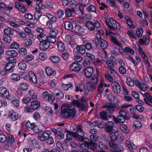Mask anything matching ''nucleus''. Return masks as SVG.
Returning a JSON list of instances; mask_svg holds the SVG:
<instances>
[{
  "mask_svg": "<svg viewBox=\"0 0 152 152\" xmlns=\"http://www.w3.org/2000/svg\"><path fill=\"white\" fill-rule=\"evenodd\" d=\"M75 107L68 104H63L61 107V112L60 116L61 118H68L72 119L75 115L76 111Z\"/></svg>",
  "mask_w": 152,
  "mask_h": 152,
  "instance_id": "1",
  "label": "nucleus"
},
{
  "mask_svg": "<svg viewBox=\"0 0 152 152\" xmlns=\"http://www.w3.org/2000/svg\"><path fill=\"white\" fill-rule=\"evenodd\" d=\"M105 21L110 30L119 29L120 28L119 23L117 21L114 20L112 18H110L109 19L110 24L109 22L107 21V19H106Z\"/></svg>",
  "mask_w": 152,
  "mask_h": 152,
  "instance_id": "2",
  "label": "nucleus"
},
{
  "mask_svg": "<svg viewBox=\"0 0 152 152\" xmlns=\"http://www.w3.org/2000/svg\"><path fill=\"white\" fill-rule=\"evenodd\" d=\"M90 146L94 148H96L97 147L98 144L96 143L93 142L92 140H90L88 142H84L83 144H81L80 145V147L81 148H85L86 149H88L89 148H90L91 149L94 151V148H91Z\"/></svg>",
  "mask_w": 152,
  "mask_h": 152,
  "instance_id": "3",
  "label": "nucleus"
},
{
  "mask_svg": "<svg viewBox=\"0 0 152 152\" xmlns=\"http://www.w3.org/2000/svg\"><path fill=\"white\" fill-rule=\"evenodd\" d=\"M51 132L50 131H44L42 133L39 134L38 135L37 138L40 141L44 142L47 140Z\"/></svg>",
  "mask_w": 152,
  "mask_h": 152,
  "instance_id": "4",
  "label": "nucleus"
},
{
  "mask_svg": "<svg viewBox=\"0 0 152 152\" xmlns=\"http://www.w3.org/2000/svg\"><path fill=\"white\" fill-rule=\"evenodd\" d=\"M86 25L88 28L91 31L94 30L95 28H99L101 27V25L97 21H95L94 23H92L90 21H87L86 23Z\"/></svg>",
  "mask_w": 152,
  "mask_h": 152,
  "instance_id": "5",
  "label": "nucleus"
},
{
  "mask_svg": "<svg viewBox=\"0 0 152 152\" xmlns=\"http://www.w3.org/2000/svg\"><path fill=\"white\" fill-rule=\"evenodd\" d=\"M110 137L111 139L118 142H122L124 139V136L121 133L116 135L113 132H111L110 133Z\"/></svg>",
  "mask_w": 152,
  "mask_h": 152,
  "instance_id": "6",
  "label": "nucleus"
},
{
  "mask_svg": "<svg viewBox=\"0 0 152 152\" xmlns=\"http://www.w3.org/2000/svg\"><path fill=\"white\" fill-rule=\"evenodd\" d=\"M114 72L116 73V71L113 69H111L107 71V74L104 75L105 77L109 81L111 82L113 81V79L115 77L114 74L113 72Z\"/></svg>",
  "mask_w": 152,
  "mask_h": 152,
  "instance_id": "7",
  "label": "nucleus"
},
{
  "mask_svg": "<svg viewBox=\"0 0 152 152\" xmlns=\"http://www.w3.org/2000/svg\"><path fill=\"white\" fill-rule=\"evenodd\" d=\"M73 104L76 105L78 107H80L82 111H86L87 108V103H81L77 100H74L72 101Z\"/></svg>",
  "mask_w": 152,
  "mask_h": 152,
  "instance_id": "8",
  "label": "nucleus"
},
{
  "mask_svg": "<svg viewBox=\"0 0 152 152\" xmlns=\"http://www.w3.org/2000/svg\"><path fill=\"white\" fill-rule=\"evenodd\" d=\"M7 142L6 144L3 146L4 149L8 148L10 146H11L13 143L15 142L14 138L11 135H9L7 137Z\"/></svg>",
  "mask_w": 152,
  "mask_h": 152,
  "instance_id": "9",
  "label": "nucleus"
},
{
  "mask_svg": "<svg viewBox=\"0 0 152 152\" xmlns=\"http://www.w3.org/2000/svg\"><path fill=\"white\" fill-rule=\"evenodd\" d=\"M116 106L113 103H109L108 104H106L103 106L104 108H107L106 110L107 113H108L110 114L113 113L114 111V109L113 108H115L117 106L116 104Z\"/></svg>",
  "mask_w": 152,
  "mask_h": 152,
  "instance_id": "10",
  "label": "nucleus"
},
{
  "mask_svg": "<svg viewBox=\"0 0 152 152\" xmlns=\"http://www.w3.org/2000/svg\"><path fill=\"white\" fill-rule=\"evenodd\" d=\"M113 91L116 93H119L121 91V88L120 85L117 82H113L112 84Z\"/></svg>",
  "mask_w": 152,
  "mask_h": 152,
  "instance_id": "11",
  "label": "nucleus"
},
{
  "mask_svg": "<svg viewBox=\"0 0 152 152\" xmlns=\"http://www.w3.org/2000/svg\"><path fill=\"white\" fill-rule=\"evenodd\" d=\"M68 132H69L70 133L71 135L74 137V138H76L80 141H83L85 139V138L84 137V134L83 133H81V134H78L79 133L78 132H71L69 131H68Z\"/></svg>",
  "mask_w": 152,
  "mask_h": 152,
  "instance_id": "12",
  "label": "nucleus"
},
{
  "mask_svg": "<svg viewBox=\"0 0 152 152\" xmlns=\"http://www.w3.org/2000/svg\"><path fill=\"white\" fill-rule=\"evenodd\" d=\"M81 65L77 62H74L71 65L70 70L72 71L79 72L81 68Z\"/></svg>",
  "mask_w": 152,
  "mask_h": 152,
  "instance_id": "13",
  "label": "nucleus"
},
{
  "mask_svg": "<svg viewBox=\"0 0 152 152\" xmlns=\"http://www.w3.org/2000/svg\"><path fill=\"white\" fill-rule=\"evenodd\" d=\"M0 96L4 98H8L9 97V91L5 88L4 87L0 88Z\"/></svg>",
  "mask_w": 152,
  "mask_h": 152,
  "instance_id": "14",
  "label": "nucleus"
},
{
  "mask_svg": "<svg viewBox=\"0 0 152 152\" xmlns=\"http://www.w3.org/2000/svg\"><path fill=\"white\" fill-rule=\"evenodd\" d=\"M15 7L20 11L24 13L26 12L27 9L26 6L17 2H15Z\"/></svg>",
  "mask_w": 152,
  "mask_h": 152,
  "instance_id": "15",
  "label": "nucleus"
},
{
  "mask_svg": "<svg viewBox=\"0 0 152 152\" xmlns=\"http://www.w3.org/2000/svg\"><path fill=\"white\" fill-rule=\"evenodd\" d=\"M93 63L96 70L101 69L102 67L103 61L99 58L95 59L93 61Z\"/></svg>",
  "mask_w": 152,
  "mask_h": 152,
  "instance_id": "16",
  "label": "nucleus"
},
{
  "mask_svg": "<svg viewBox=\"0 0 152 152\" xmlns=\"http://www.w3.org/2000/svg\"><path fill=\"white\" fill-rule=\"evenodd\" d=\"M9 118L13 121H15L20 118L18 114L16 113L13 110L10 111L9 113Z\"/></svg>",
  "mask_w": 152,
  "mask_h": 152,
  "instance_id": "17",
  "label": "nucleus"
},
{
  "mask_svg": "<svg viewBox=\"0 0 152 152\" xmlns=\"http://www.w3.org/2000/svg\"><path fill=\"white\" fill-rule=\"evenodd\" d=\"M74 28H73V31L75 33H84V29L80 26L77 25L75 22L74 23Z\"/></svg>",
  "mask_w": 152,
  "mask_h": 152,
  "instance_id": "18",
  "label": "nucleus"
},
{
  "mask_svg": "<svg viewBox=\"0 0 152 152\" xmlns=\"http://www.w3.org/2000/svg\"><path fill=\"white\" fill-rule=\"evenodd\" d=\"M85 74L87 78L90 77L94 73L93 69L91 67H86L84 70Z\"/></svg>",
  "mask_w": 152,
  "mask_h": 152,
  "instance_id": "19",
  "label": "nucleus"
},
{
  "mask_svg": "<svg viewBox=\"0 0 152 152\" xmlns=\"http://www.w3.org/2000/svg\"><path fill=\"white\" fill-rule=\"evenodd\" d=\"M50 45V43L47 40L40 42L39 47L42 50H45L48 48Z\"/></svg>",
  "mask_w": 152,
  "mask_h": 152,
  "instance_id": "20",
  "label": "nucleus"
},
{
  "mask_svg": "<svg viewBox=\"0 0 152 152\" xmlns=\"http://www.w3.org/2000/svg\"><path fill=\"white\" fill-rule=\"evenodd\" d=\"M29 80L34 83L35 84L37 83V78L34 73L32 71L28 72Z\"/></svg>",
  "mask_w": 152,
  "mask_h": 152,
  "instance_id": "21",
  "label": "nucleus"
},
{
  "mask_svg": "<svg viewBox=\"0 0 152 152\" xmlns=\"http://www.w3.org/2000/svg\"><path fill=\"white\" fill-rule=\"evenodd\" d=\"M14 67L13 64L8 62L5 65L4 68L10 73L13 72Z\"/></svg>",
  "mask_w": 152,
  "mask_h": 152,
  "instance_id": "22",
  "label": "nucleus"
},
{
  "mask_svg": "<svg viewBox=\"0 0 152 152\" xmlns=\"http://www.w3.org/2000/svg\"><path fill=\"white\" fill-rule=\"evenodd\" d=\"M143 96H145V98L144 99V100L145 102V103L148 105L150 106L149 104L147 102V100L149 102L152 103V96L149 94L148 93H145L144 94H142Z\"/></svg>",
  "mask_w": 152,
  "mask_h": 152,
  "instance_id": "23",
  "label": "nucleus"
},
{
  "mask_svg": "<svg viewBox=\"0 0 152 152\" xmlns=\"http://www.w3.org/2000/svg\"><path fill=\"white\" fill-rule=\"evenodd\" d=\"M114 123L112 121H108L107 125L104 128V131L107 133H110L112 131L114 125Z\"/></svg>",
  "mask_w": 152,
  "mask_h": 152,
  "instance_id": "24",
  "label": "nucleus"
},
{
  "mask_svg": "<svg viewBox=\"0 0 152 152\" xmlns=\"http://www.w3.org/2000/svg\"><path fill=\"white\" fill-rule=\"evenodd\" d=\"M135 85L142 91H145L147 89V86L143 83H140L138 81H136Z\"/></svg>",
  "mask_w": 152,
  "mask_h": 152,
  "instance_id": "25",
  "label": "nucleus"
},
{
  "mask_svg": "<svg viewBox=\"0 0 152 152\" xmlns=\"http://www.w3.org/2000/svg\"><path fill=\"white\" fill-rule=\"evenodd\" d=\"M76 49L77 51L80 54H83L86 52V47L83 45H77Z\"/></svg>",
  "mask_w": 152,
  "mask_h": 152,
  "instance_id": "26",
  "label": "nucleus"
},
{
  "mask_svg": "<svg viewBox=\"0 0 152 152\" xmlns=\"http://www.w3.org/2000/svg\"><path fill=\"white\" fill-rule=\"evenodd\" d=\"M124 18L126 19V23L129 26V28L132 29L135 28V26L133 25V22L130 18L128 16H126L124 17Z\"/></svg>",
  "mask_w": 152,
  "mask_h": 152,
  "instance_id": "27",
  "label": "nucleus"
},
{
  "mask_svg": "<svg viewBox=\"0 0 152 152\" xmlns=\"http://www.w3.org/2000/svg\"><path fill=\"white\" fill-rule=\"evenodd\" d=\"M75 12V9L73 8L71 9L67 8L65 10V12L66 17H69L72 16L73 13Z\"/></svg>",
  "mask_w": 152,
  "mask_h": 152,
  "instance_id": "28",
  "label": "nucleus"
},
{
  "mask_svg": "<svg viewBox=\"0 0 152 152\" xmlns=\"http://www.w3.org/2000/svg\"><path fill=\"white\" fill-rule=\"evenodd\" d=\"M74 23H75V22H70L68 21H66L65 23L64 26L65 28L68 30H71L73 29L74 25Z\"/></svg>",
  "mask_w": 152,
  "mask_h": 152,
  "instance_id": "29",
  "label": "nucleus"
},
{
  "mask_svg": "<svg viewBox=\"0 0 152 152\" xmlns=\"http://www.w3.org/2000/svg\"><path fill=\"white\" fill-rule=\"evenodd\" d=\"M40 106V103L37 101H33L31 102V108L32 110L37 109Z\"/></svg>",
  "mask_w": 152,
  "mask_h": 152,
  "instance_id": "30",
  "label": "nucleus"
},
{
  "mask_svg": "<svg viewBox=\"0 0 152 152\" xmlns=\"http://www.w3.org/2000/svg\"><path fill=\"white\" fill-rule=\"evenodd\" d=\"M118 113L119 115L118 116L125 117V119L127 120L129 119V117L128 115V113H127L124 110H121L119 111Z\"/></svg>",
  "mask_w": 152,
  "mask_h": 152,
  "instance_id": "31",
  "label": "nucleus"
},
{
  "mask_svg": "<svg viewBox=\"0 0 152 152\" xmlns=\"http://www.w3.org/2000/svg\"><path fill=\"white\" fill-rule=\"evenodd\" d=\"M46 73L49 76L55 75L56 74V72L53 70L50 67H46Z\"/></svg>",
  "mask_w": 152,
  "mask_h": 152,
  "instance_id": "32",
  "label": "nucleus"
},
{
  "mask_svg": "<svg viewBox=\"0 0 152 152\" xmlns=\"http://www.w3.org/2000/svg\"><path fill=\"white\" fill-rule=\"evenodd\" d=\"M76 92L80 91V92H82L83 90H85V86L84 85H80L75 86Z\"/></svg>",
  "mask_w": 152,
  "mask_h": 152,
  "instance_id": "33",
  "label": "nucleus"
},
{
  "mask_svg": "<svg viewBox=\"0 0 152 152\" xmlns=\"http://www.w3.org/2000/svg\"><path fill=\"white\" fill-rule=\"evenodd\" d=\"M37 38L39 40L40 42L46 41L47 40V37L42 34H40L38 35Z\"/></svg>",
  "mask_w": 152,
  "mask_h": 152,
  "instance_id": "34",
  "label": "nucleus"
},
{
  "mask_svg": "<svg viewBox=\"0 0 152 152\" xmlns=\"http://www.w3.org/2000/svg\"><path fill=\"white\" fill-rule=\"evenodd\" d=\"M57 47L60 51H63L65 50V47L64 44L60 41L58 42Z\"/></svg>",
  "mask_w": 152,
  "mask_h": 152,
  "instance_id": "35",
  "label": "nucleus"
},
{
  "mask_svg": "<svg viewBox=\"0 0 152 152\" xmlns=\"http://www.w3.org/2000/svg\"><path fill=\"white\" fill-rule=\"evenodd\" d=\"M3 31L6 35H13L14 32V31L13 29L10 28L4 29Z\"/></svg>",
  "mask_w": 152,
  "mask_h": 152,
  "instance_id": "36",
  "label": "nucleus"
},
{
  "mask_svg": "<svg viewBox=\"0 0 152 152\" xmlns=\"http://www.w3.org/2000/svg\"><path fill=\"white\" fill-rule=\"evenodd\" d=\"M6 53L10 56V57H15L18 55V53L15 50H8L7 51Z\"/></svg>",
  "mask_w": 152,
  "mask_h": 152,
  "instance_id": "37",
  "label": "nucleus"
},
{
  "mask_svg": "<svg viewBox=\"0 0 152 152\" xmlns=\"http://www.w3.org/2000/svg\"><path fill=\"white\" fill-rule=\"evenodd\" d=\"M115 141H114L113 139H111L108 141V144L110 147L113 148H115L117 146V144L115 142Z\"/></svg>",
  "mask_w": 152,
  "mask_h": 152,
  "instance_id": "38",
  "label": "nucleus"
},
{
  "mask_svg": "<svg viewBox=\"0 0 152 152\" xmlns=\"http://www.w3.org/2000/svg\"><path fill=\"white\" fill-rule=\"evenodd\" d=\"M3 40L6 43H10L12 41V38L8 35H4L2 37Z\"/></svg>",
  "mask_w": 152,
  "mask_h": 152,
  "instance_id": "39",
  "label": "nucleus"
},
{
  "mask_svg": "<svg viewBox=\"0 0 152 152\" xmlns=\"http://www.w3.org/2000/svg\"><path fill=\"white\" fill-rule=\"evenodd\" d=\"M55 137L56 138L60 140H61L64 138V133L60 131L58 132Z\"/></svg>",
  "mask_w": 152,
  "mask_h": 152,
  "instance_id": "40",
  "label": "nucleus"
},
{
  "mask_svg": "<svg viewBox=\"0 0 152 152\" xmlns=\"http://www.w3.org/2000/svg\"><path fill=\"white\" fill-rule=\"evenodd\" d=\"M50 60L53 62L57 63L60 61V58L58 56H52L50 57Z\"/></svg>",
  "mask_w": 152,
  "mask_h": 152,
  "instance_id": "41",
  "label": "nucleus"
},
{
  "mask_svg": "<svg viewBox=\"0 0 152 152\" xmlns=\"http://www.w3.org/2000/svg\"><path fill=\"white\" fill-rule=\"evenodd\" d=\"M34 58V56L32 55H28L25 56L23 58V60L27 62L33 60Z\"/></svg>",
  "mask_w": 152,
  "mask_h": 152,
  "instance_id": "42",
  "label": "nucleus"
},
{
  "mask_svg": "<svg viewBox=\"0 0 152 152\" xmlns=\"http://www.w3.org/2000/svg\"><path fill=\"white\" fill-rule=\"evenodd\" d=\"M143 32V31L142 29L141 28H138L136 31L137 36L139 37H142Z\"/></svg>",
  "mask_w": 152,
  "mask_h": 152,
  "instance_id": "43",
  "label": "nucleus"
},
{
  "mask_svg": "<svg viewBox=\"0 0 152 152\" xmlns=\"http://www.w3.org/2000/svg\"><path fill=\"white\" fill-rule=\"evenodd\" d=\"M126 82L128 85L132 87L134 86V80L130 77H127L126 79Z\"/></svg>",
  "mask_w": 152,
  "mask_h": 152,
  "instance_id": "44",
  "label": "nucleus"
},
{
  "mask_svg": "<svg viewBox=\"0 0 152 152\" xmlns=\"http://www.w3.org/2000/svg\"><path fill=\"white\" fill-rule=\"evenodd\" d=\"M103 83L101 82L98 86L97 91H98V93L99 94H101L103 90Z\"/></svg>",
  "mask_w": 152,
  "mask_h": 152,
  "instance_id": "45",
  "label": "nucleus"
},
{
  "mask_svg": "<svg viewBox=\"0 0 152 152\" xmlns=\"http://www.w3.org/2000/svg\"><path fill=\"white\" fill-rule=\"evenodd\" d=\"M106 63L107 66L109 67L110 69H113L114 67V63L112 60H107L106 61Z\"/></svg>",
  "mask_w": 152,
  "mask_h": 152,
  "instance_id": "46",
  "label": "nucleus"
},
{
  "mask_svg": "<svg viewBox=\"0 0 152 152\" xmlns=\"http://www.w3.org/2000/svg\"><path fill=\"white\" fill-rule=\"evenodd\" d=\"M110 39L116 45L119 46L121 45V43L118 42L117 38L116 37H114L113 36H111Z\"/></svg>",
  "mask_w": 152,
  "mask_h": 152,
  "instance_id": "47",
  "label": "nucleus"
},
{
  "mask_svg": "<svg viewBox=\"0 0 152 152\" xmlns=\"http://www.w3.org/2000/svg\"><path fill=\"white\" fill-rule=\"evenodd\" d=\"M115 148L116 149L113 150V152H121L124 150L123 147L120 145H117V146Z\"/></svg>",
  "mask_w": 152,
  "mask_h": 152,
  "instance_id": "48",
  "label": "nucleus"
},
{
  "mask_svg": "<svg viewBox=\"0 0 152 152\" xmlns=\"http://www.w3.org/2000/svg\"><path fill=\"white\" fill-rule=\"evenodd\" d=\"M31 129H33L34 132L37 133L40 132L42 131L41 129L39 128L38 126L35 125L34 124L33 125V126H32Z\"/></svg>",
  "mask_w": 152,
  "mask_h": 152,
  "instance_id": "49",
  "label": "nucleus"
},
{
  "mask_svg": "<svg viewBox=\"0 0 152 152\" xmlns=\"http://www.w3.org/2000/svg\"><path fill=\"white\" fill-rule=\"evenodd\" d=\"M11 77L14 81H17L20 79V76L18 74H12L11 75Z\"/></svg>",
  "mask_w": 152,
  "mask_h": 152,
  "instance_id": "50",
  "label": "nucleus"
},
{
  "mask_svg": "<svg viewBox=\"0 0 152 152\" xmlns=\"http://www.w3.org/2000/svg\"><path fill=\"white\" fill-rule=\"evenodd\" d=\"M58 31L56 29H51L49 31V33L50 34L51 37H56Z\"/></svg>",
  "mask_w": 152,
  "mask_h": 152,
  "instance_id": "51",
  "label": "nucleus"
},
{
  "mask_svg": "<svg viewBox=\"0 0 152 152\" xmlns=\"http://www.w3.org/2000/svg\"><path fill=\"white\" fill-rule=\"evenodd\" d=\"M47 57V55L45 53H40L38 55V58L42 60H45Z\"/></svg>",
  "mask_w": 152,
  "mask_h": 152,
  "instance_id": "52",
  "label": "nucleus"
},
{
  "mask_svg": "<svg viewBox=\"0 0 152 152\" xmlns=\"http://www.w3.org/2000/svg\"><path fill=\"white\" fill-rule=\"evenodd\" d=\"M47 40L50 42V43L53 44L56 42V37H51L50 36L49 37H47Z\"/></svg>",
  "mask_w": 152,
  "mask_h": 152,
  "instance_id": "53",
  "label": "nucleus"
},
{
  "mask_svg": "<svg viewBox=\"0 0 152 152\" xmlns=\"http://www.w3.org/2000/svg\"><path fill=\"white\" fill-rule=\"evenodd\" d=\"M100 45L102 48L103 49L107 48L108 46V44L107 42L104 39L100 43Z\"/></svg>",
  "mask_w": 152,
  "mask_h": 152,
  "instance_id": "54",
  "label": "nucleus"
},
{
  "mask_svg": "<svg viewBox=\"0 0 152 152\" xmlns=\"http://www.w3.org/2000/svg\"><path fill=\"white\" fill-rule=\"evenodd\" d=\"M103 39L101 37H100V36L99 35H96V39H95V43L96 45L100 44L101 42L103 40Z\"/></svg>",
  "mask_w": 152,
  "mask_h": 152,
  "instance_id": "55",
  "label": "nucleus"
},
{
  "mask_svg": "<svg viewBox=\"0 0 152 152\" xmlns=\"http://www.w3.org/2000/svg\"><path fill=\"white\" fill-rule=\"evenodd\" d=\"M100 116L104 120H107V112L105 111H103L101 112L100 113Z\"/></svg>",
  "mask_w": 152,
  "mask_h": 152,
  "instance_id": "56",
  "label": "nucleus"
},
{
  "mask_svg": "<svg viewBox=\"0 0 152 152\" xmlns=\"http://www.w3.org/2000/svg\"><path fill=\"white\" fill-rule=\"evenodd\" d=\"M28 86L26 83H21L20 86V88L23 91H26L28 88Z\"/></svg>",
  "mask_w": 152,
  "mask_h": 152,
  "instance_id": "57",
  "label": "nucleus"
},
{
  "mask_svg": "<svg viewBox=\"0 0 152 152\" xmlns=\"http://www.w3.org/2000/svg\"><path fill=\"white\" fill-rule=\"evenodd\" d=\"M72 86V85L71 83L67 84H63L62 85V88L65 91H67L69 88Z\"/></svg>",
  "mask_w": 152,
  "mask_h": 152,
  "instance_id": "58",
  "label": "nucleus"
},
{
  "mask_svg": "<svg viewBox=\"0 0 152 152\" xmlns=\"http://www.w3.org/2000/svg\"><path fill=\"white\" fill-rule=\"evenodd\" d=\"M7 140V137L5 135L2 133L0 134V142H4Z\"/></svg>",
  "mask_w": 152,
  "mask_h": 152,
  "instance_id": "59",
  "label": "nucleus"
},
{
  "mask_svg": "<svg viewBox=\"0 0 152 152\" xmlns=\"http://www.w3.org/2000/svg\"><path fill=\"white\" fill-rule=\"evenodd\" d=\"M124 50L125 51V52H126L131 54H134V50L129 47H126L124 48Z\"/></svg>",
  "mask_w": 152,
  "mask_h": 152,
  "instance_id": "60",
  "label": "nucleus"
},
{
  "mask_svg": "<svg viewBox=\"0 0 152 152\" xmlns=\"http://www.w3.org/2000/svg\"><path fill=\"white\" fill-rule=\"evenodd\" d=\"M18 66L20 69L24 70L26 68V65L25 63L20 62L18 64Z\"/></svg>",
  "mask_w": 152,
  "mask_h": 152,
  "instance_id": "61",
  "label": "nucleus"
},
{
  "mask_svg": "<svg viewBox=\"0 0 152 152\" xmlns=\"http://www.w3.org/2000/svg\"><path fill=\"white\" fill-rule=\"evenodd\" d=\"M87 9L88 12H96V7L93 5H90L87 8Z\"/></svg>",
  "mask_w": 152,
  "mask_h": 152,
  "instance_id": "62",
  "label": "nucleus"
},
{
  "mask_svg": "<svg viewBox=\"0 0 152 152\" xmlns=\"http://www.w3.org/2000/svg\"><path fill=\"white\" fill-rule=\"evenodd\" d=\"M56 96L58 99H61L64 97L63 93L60 91H58V92L56 94Z\"/></svg>",
  "mask_w": 152,
  "mask_h": 152,
  "instance_id": "63",
  "label": "nucleus"
},
{
  "mask_svg": "<svg viewBox=\"0 0 152 152\" xmlns=\"http://www.w3.org/2000/svg\"><path fill=\"white\" fill-rule=\"evenodd\" d=\"M133 125L135 127L137 128H140L142 126V124L140 122L138 121H135Z\"/></svg>",
  "mask_w": 152,
  "mask_h": 152,
  "instance_id": "64",
  "label": "nucleus"
}]
</instances>
